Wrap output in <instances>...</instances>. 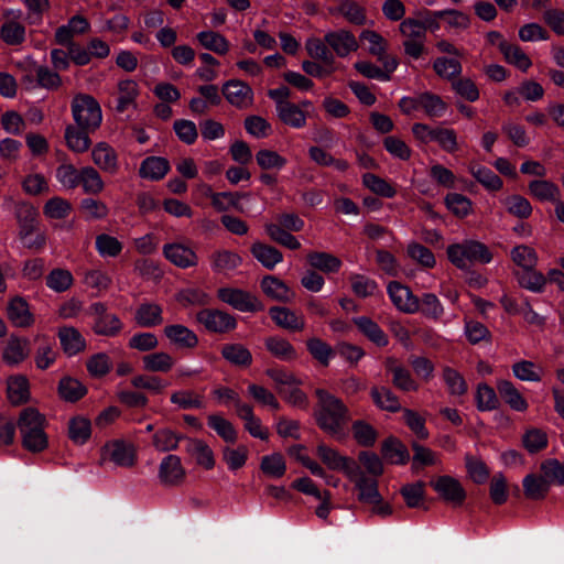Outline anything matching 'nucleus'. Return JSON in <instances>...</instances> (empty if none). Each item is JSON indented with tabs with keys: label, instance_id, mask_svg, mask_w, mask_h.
<instances>
[{
	"label": "nucleus",
	"instance_id": "obj_42",
	"mask_svg": "<svg viewBox=\"0 0 564 564\" xmlns=\"http://www.w3.org/2000/svg\"><path fill=\"white\" fill-rule=\"evenodd\" d=\"M305 48L311 58L321 61L325 66H334L335 56L325 40L311 37L306 41Z\"/></svg>",
	"mask_w": 564,
	"mask_h": 564
},
{
	"label": "nucleus",
	"instance_id": "obj_30",
	"mask_svg": "<svg viewBox=\"0 0 564 564\" xmlns=\"http://www.w3.org/2000/svg\"><path fill=\"white\" fill-rule=\"evenodd\" d=\"M272 321L284 329L303 330L305 323L302 317L296 316L294 312L284 306H272L269 310Z\"/></svg>",
	"mask_w": 564,
	"mask_h": 564
},
{
	"label": "nucleus",
	"instance_id": "obj_4",
	"mask_svg": "<svg viewBox=\"0 0 564 564\" xmlns=\"http://www.w3.org/2000/svg\"><path fill=\"white\" fill-rule=\"evenodd\" d=\"M217 297L240 312L256 313L264 310L263 303L256 295L241 289L220 288Z\"/></svg>",
	"mask_w": 564,
	"mask_h": 564
},
{
	"label": "nucleus",
	"instance_id": "obj_41",
	"mask_svg": "<svg viewBox=\"0 0 564 564\" xmlns=\"http://www.w3.org/2000/svg\"><path fill=\"white\" fill-rule=\"evenodd\" d=\"M279 120L292 128L300 129L306 124V113L294 102L285 104L276 110Z\"/></svg>",
	"mask_w": 564,
	"mask_h": 564
},
{
	"label": "nucleus",
	"instance_id": "obj_20",
	"mask_svg": "<svg viewBox=\"0 0 564 564\" xmlns=\"http://www.w3.org/2000/svg\"><path fill=\"white\" fill-rule=\"evenodd\" d=\"M260 286L267 296L278 302L290 303L295 296L294 292L274 275H265L261 280Z\"/></svg>",
	"mask_w": 564,
	"mask_h": 564
},
{
	"label": "nucleus",
	"instance_id": "obj_8",
	"mask_svg": "<svg viewBox=\"0 0 564 564\" xmlns=\"http://www.w3.org/2000/svg\"><path fill=\"white\" fill-rule=\"evenodd\" d=\"M317 456L332 470H340L348 477L359 474V465L350 457L341 456L338 451L321 443L316 448Z\"/></svg>",
	"mask_w": 564,
	"mask_h": 564
},
{
	"label": "nucleus",
	"instance_id": "obj_9",
	"mask_svg": "<svg viewBox=\"0 0 564 564\" xmlns=\"http://www.w3.org/2000/svg\"><path fill=\"white\" fill-rule=\"evenodd\" d=\"M387 289L392 303L398 310L406 314L419 311L420 299L412 293L410 288L398 281H391Z\"/></svg>",
	"mask_w": 564,
	"mask_h": 564
},
{
	"label": "nucleus",
	"instance_id": "obj_50",
	"mask_svg": "<svg viewBox=\"0 0 564 564\" xmlns=\"http://www.w3.org/2000/svg\"><path fill=\"white\" fill-rule=\"evenodd\" d=\"M46 417L37 409L29 406L20 412L18 427L20 433L46 426Z\"/></svg>",
	"mask_w": 564,
	"mask_h": 564
},
{
	"label": "nucleus",
	"instance_id": "obj_6",
	"mask_svg": "<svg viewBox=\"0 0 564 564\" xmlns=\"http://www.w3.org/2000/svg\"><path fill=\"white\" fill-rule=\"evenodd\" d=\"M399 107L404 113L422 108L429 117H438L446 110L447 104L438 95L426 91L416 98H402Z\"/></svg>",
	"mask_w": 564,
	"mask_h": 564
},
{
	"label": "nucleus",
	"instance_id": "obj_57",
	"mask_svg": "<svg viewBox=\"0 0 564 564\" xmlns=\"http://www.w3.org/2000/svg\"><path fill=\"white\" fill-rule=\"evenodd\" d=\"M268 236L276 243L282 245L291 250H297L301 247L300 241L288 230L275 224H267L264 226Z\"/></svg>",
	"mask_w": 564,
	"mask_h": 564
},
{
	"label": "nucleus",
	"instance_id": "obj_3",
	"mask_svg": "<svg viewBox=\"0 0 564 564\" xmlns=\"http://www.w3.org/2000/svg\"><path fill=\"white\" fill-rule=\"evenodd\" d=\"M72 113L76 124L83 129L97 130L101 124V108L91 95H75L72 100Z\"/></svg>",
	"mask_w": 564,
	"mask_h": 564
},
{
	"label": "nucleus",
	"instance_id": "obj_34",
	"mask_svg": "<svg viewBox=\"0 0 564 564\" xmlns=\"http://www.w3.org/2000/svg\"><path fill=\"white\" fill-rule=\"evenodd\" d=\"M162 307L155 303H142L135 311V323L141 327H154L163 323Z\"/></svg>",
	"mask_w": 564,
	"mask_h": 564
},
{
	"label": "nucleus",
	"instance_id": "obj_46",
	"mask_svg": "<svg viewBox=\"0 0 564 564\" xmlns=\"http://www.w3.org/2000/svg\"><path fill=\"white\" fill-rule=\"evenodd\" d=\"M45 427L28 430L21 433L22 446L31 453H41L48 446V437Z\"/></svg>",
	"mask_w": 564,
	"mask_h": 564
},
{
	"label": "nucleus",
	"instance_id": "obj_5",
	"mask_svg": "<svg viewBox=\"0 0 564 564\" xmlns=\"http://www.w3.org/2000/svg\"><path fill=\"white\" fill-rule=\"evenodd\" d=\"M197 323L209 333L227 334L237 327V319L231 314L217 308H203L196 314Z\"/></svg>",
	"mask_w": 564,
	"mask_h": 564
},
{
	"label": "nucleus",
	"instance_id": "obj_37",
	"mask_svg": "<svg viewBox=\"0 0 564 564\" xmlns=\"http://www.w3.org/2000/svg\"><path fill=\"white\" fill-rule=\"evenodd\" d=\"M250 251L252 256L267 269H273L279 262L282 261V252L270 245L262 242H254Z\"/></svg>",
	"mask_w": 564,
	"mask_h": 564
},
{
	"label": "nucleus",
	"instance_id": "obj_62",
	"mask_svg": "<svg viewBox=\"0 0 564 564\" xmlns=\"http://www.w3.org/2000/svg\"><path fill=\"white\" fill-rule=\"evenodd\" d=\"M444 203L446 207L458 218H465L471 212V202L468 197L458 193H448Z\"/></svg>",
	"mask_w": 564,
	"mask_h": 564
},
{
	"label": "nucleus",
	"instance_id": "obj_26",
	"mask_svg": "<svg viewBox=\"0 0 564 564\" xmlns=\"http://www.w3.org/2000/svg\"><path fill=\"white\" fill-rule=\"evenodd\" d=\"M7 395L12 405H21L30 399V386L25 376H11L7 381Z\"/></svg>",
	"mask_w": 564,
	"mask_h": 564
},
{
	"label": "nucleus",
	"instance_id": "obj_28",
	"mask_svg": "<svg viewBox=\"0 0 564 564\" xmlns=\"http://www.w3.org/2000/svg\"><path fill=\"white\" fill-rule=\"evenodd\" d=\"M498 48L503 55L505 61L511 65H514L520 70L527 72L531 67L532 62L530 57L519 45L509 43L506 40H501L498 44Z\"/></svg>",
	"mask_w": 564,
	"mask_h": 564
},
{
	"label": "nucleus",
	"instance_id": "obj_7",
	"mask_svg": "<svg viewBox=\"0 0 564 564\" xmlns=\"http://www.w3.org/2000/svg\"><path fill=\"white\" fill-rule=\"evenodd\" d=\"M429 484L443 501L453 507H460L466 500V490L456 478L449 475L438 476Z\"/></svg>",
	"mask_w": 564,
	"mask_h": 564
},
{
	"label": "nucleus",
	"instance_id": "obj_27",
	"mask_svg": "<svg viewBox=\"0 0 564 564\" xmlns=\"http://www.w3.org/2000/svg\"><path fill=\"white\" fill-rule=\"evenodd\" d=\"M496 389L500 398L514 411L523 412L528 409V402L517 387L509 380H498Z\"/></svg>",
	"mask_w": 564,
	"mask_h": 564
},
{
	"label": "nucleus",
	"instance_id": "obj_2",
	"mask_svg": "<svg viewBox=\"0 0 564 564\" xmlns=\"http://www.w3.org/2000/svg\"><path fill=\"white\" fill-rule=\"evenodd\" d=\"M446 253L448 260L460 270H469L475 263L487 264L494 258L485 243L471 239L449 245Z\"/></svg>",
	"mask_w": 564,
	"mask_h": 564
},
{
	"label": "nucleus",
	"instance_id": "obj_64",
	"mask_svg": "<svg viewBox=\"0 0 564 564\" xmlns=\"http://www.w3.org/2000/svg\"><path fill=\"white\" fill-rule=\"evenodd\" d=\"M86 367L91 377L102 378L110 372L112 364L107 354L98 352L87 359Z\"/></svg>",
	"mask_w": 564,
	"mask_h": 564
},
{
	"label": "nucleus",
	"instance_id": "obj_53",
	"mask_svg": "<svg viewBox=\"0 0 564 564\" xmlns=\"http://www.w3.org/2000/svg\"><path fill=\"white\" fill-rule=\"evenodd\" d=\"M529 192L541 202H554L560 194V188L550 181L534 180L529 183Z\"/></svg>",
	"mask_w": 564,
	"mask_h": 564
},
{
	"label": "nucleus",
	"instance_id": "obj_38",
	"mask_svg": "<svg viewBox=\"0 0 564 564\" xmlns=\"http://www.w3.org/2000/svg\"><path fill=\"white\" fill-rule=\"evenodd\" d=\"M143 369L148 372H169L174 364L175 359L167 352L158 351L144 355L142 357Z\"/></svg>",
	"mask_w": 564,
	"mask_h": 564
},
{
	"label": "nucleus",
	"instance_id": "obj_56",
	"mask_svg": "<svg viewBox=\"0 0 564 564\" xmlns=\"http://www.w3.org/2000/svg\"><path fill=\"white\" fill-rule=\"evenodd\" d=\"M245 196V194H239L237 192L212 193V205L218 212H226L231 207L242 212V206L239 200Z\"/></svg>",
	"mask_w": 564,
	"mask_h": 564
},
{
	"label": "nucleus",
	"instance_id": "obj_48",
	"mask_svg": "<svg viewBox=\"0 0 564 564\" xmlns=\"http://www.w3.org/2000/svg\"><path fill=\"white\" fill-rule=\"evenodd\" d=\"M425 482L417 480L401 487L400 494L408 508H420L425 499Z\"/></svg>",
	"mask_w": 564,
	"mask_h": 564
},
{
	"label": "nucleus",
	"instance_id": "obj_43",
	"mask_svg": "<svg viewBox=\"0 0 564 564\" xmlns=\"http://www.w3.org/2000/svg\"><path fill=\"white\" fill-rule=\"evenodd\" d=\"M86 194L97 195L104 191L105 184L99 172L93 166H85L79 171L78 185Z\"/></svg>",
	"mask_w": 564,
	"mask_h": 564
},
{
	"label": "nucleus",
	"instance_id": "obj_39",
	"mask_svg": "<svg viewBox=\"0 0 564 564\" xmlns=\"http://www.w3.org/2000/svg\"><path fill=\"white\" fill-rule=\"evenodd\" d=\"M311 267L324 273H335L341 267V260L336 256L324 251H312L307 254Z\"/></svg>",
	"mask_w": 564,
	"mask_h": 564
},
{
	"label": "nucleus",
	"instance_id": "obj_54",
	"mask_svg": "<svg viewBox=\"0 0 564 564\" xmlns=\"http://www.w3.org/2000/svg\"><path fill=\"white\" fill-rule=\"evenodd\" d=\"M469 171L473 176L487 189L499 191L502 187V180L490 169L477 164H470Z\"/></svg>",
	"mask_w": 564,
	"mask_h": 564
},
{
	"label": "nucleus",
	"instance_id": "obj_19",
	"mask_svg": "<svg viewBox=\"0 0 564 564\" xmlns=\"http://www.w3.org/2000/svg\"><path fill=\"white\" fill-rule=\"evenodd\" d=\"M163 332L171 344L180 348L193 349L198 345L197 335L184 325H167L164 327Z\"/></svg>",
	"mask_w": 564,
	"mask_h": 564
},
{
	"label": "nucleus",
	"instance_id": "obj_1",
	"mask_svg": "<svg viewBox=\"0 0 564 564\" xmlns=\"http://www.w3.org/2000/svg\"><path fill=\"white\" fill-rule=\"evenodd\" d=\"M317 403L314 419L317 426L329 436L344 441L347 437L346 426L350 421L347 405L325 389H316Z\"/></svg>",
	"mask_w": 564,
	"mask_h": 564
},
{
	"label": "nucleus",
	"instance_id": "obj_55",
	"mask_svg": "<svg viewBox=\"0 0 564 564\" xmlns=\"http://www.w3.org/2000/svg\"><path fill=\"white\" fill-rule=\"evenodd\" d=\"M476 402L479 411H492L498 409L500 405L496 390L487 383L478 384Z\"/></svg>",
	"mask_w": 564,
	"mask_h": 564
},
{
	"label": "nucleus",
	"instance_id": "obj_24",
	"mask_svg": "<svg viewBox=\"0 0 564 564\" xmlns=\"http://www.w3.org/2000/svg\"><path fill=\"white\" fill-rule=\"evenodd\" d=\"M220 355L227 362L238 368H248L253 360L250 350L239 343L223 345Z\"/></svg>",
	"mask_w": 564,
	"mask_h": 564
},
{
	"label": "nucleus",
	"instance_id": "obj_33",
	"mask_svg": "<svg viewBox=\"0 0 564 564\" xmlns=\"http://www.w3.org/2000/svg\"><path fill=\"white\" fill-rule=\"evenodd\" d=\"M57 392L62 400L75 403L87 394V388L79 380L65 376L58 382Z\"/></svg>",
	"mask_w": 564,
	"mask_h": 564
},
{
	"label": "nucleus",
	"instance_id": "obj_35",
	"mask_svg": "<svg viewBox=\"0 0 564 564\" xmlns=\"http://www.w3.org/2000/svg\"><path fill=\"white\" fill-rule=\"evenodd\" d=\"M524 496L531 500H542L550 491V481L543 476L529 474L523 479Z\"/></svg>",
	"mask_w": 564,
	"mask_h": 564
},
{
	"label": "nucleus",
	"instance_id": "obj_14",
	"mask_svg": "<svg viewBox=\"0 0 564 564\" xmlns=\"http://www.w3.org/2000/svg\"><path fill=\"white\" fill-rule=\"evenodd\" d=\"M102 449L118 466L132 467L137 462V451L133 444L117 440L106 444Z\"/></svg>",
	"mask_w": 564,
	"mask_h": 564
},
{
	"label": "nucleus",
	"instance_id": "obj_49",
	"mask_svg": "<svg viewBox=\"0 0 564 564\" xmlns=\"http://www.w3.org/2000/svg\"><path fill=\"white\" fill-rule=\"evenodd\" d=\"M198 42L216 54L225 55L229 51V43L224 35L214 31H203L197 34Z\"/></svg>",
	"mask_w": 564,
	"mask_h": 564
},
{
	"label": "nucleus",
	"instance_id": "obj_31",
	"mask_svg": "<svg viewBox=\"0 0 564 564\" xmlns=\"http://www.w3.org/2000/svg\"><path fill=\"white\" fill-rule=\"evenodd\" d=\"M170 162L162 156H148L144 159L139 169V175L142 178L153 181L162 180L170 171Z\"/></svg>",
	"mask_w": 564,
	"mask_h": 564
},
{
	"label": "nucleus",
	"instance_id": "obj_22",
	"mask_svg": "<svg viewBox=\"0 0 564 564\" xmlns=\"http://www.w3.org/2000/svg\"><path fill=\"white\" fill-rule=\"evenodd\" d=\"M381 455L390 464L405 465L410 460L406 446L392 435L381 443Z\"/></svg>",
	"mask_w": 564,
	"mask_h": 564
},
{
	"label": "nucleus",
	"instance_id": "obj_36",
	"mask_svg": "<svg viewBox=\"0 0 564 564\" xmlns=\"http://www.w3.org/2000/svg\"><path fill=\"white\" fill-rule=\"evenodd\" d=\"M354 323L358 329L377 346L384 347L388 345V336L371 318L361 316L354 318Z\"/></svg>",
	"mask_w": 564,
	"mask_h": 564
},
{
	"label": "nucleus",
	"instance_id": "obj_17",
	"mask_svg": "<svg viewBox=\"0 0 564 564\" xmlns=\"http://www.w3.org/2000/svg\"><path fill=\"white\" fill-rule=\"evenodd\" d=\"M57 337L64 354L68 357L75 356L86 349L85 338L80 332L73 326L59 327Z\"/></svg>",
	"mask_w": 564,
	"mask_h": 564
},
{
	"label": "nucleus",
	"instance_id": "obj_13",
	"mask_svg": "<svg viewBox=\"0 0 564 564\" xmlns=\"http://www.w3.org/2000/svg\"><path fill=\"white\" fill-rule=\"evenodd\" d=\"M221 93L229 104L238 108L246 107L253 98L251 87L239 79L226 82L223 85Z\"/></svg>",
	"mask_w": 564,
	"mask_h": 564
},
{
	"label": "nucleus",
	"instance_id": "obj_18",
	"mask_svg": "<svg viewBox=\"0 0 564 564\" xmlns=\"http://www.w3.org/2000/svg\"><path fill=\"white\" fill-rule=\"evenodd\" d=\"M330 14H339L352 25L364 26L367 24V10L356 0H341L335 8H329Z\"/></svg>",
	"mask_w": 564,
	"mask_h": 564
},
{
	"label": "nucleus",
	"instance_id": "obj_52",
	"mask_svg": "<svg viewBox=\"0 0 564 564\" xmlns=\"http://www.w3.org/2000/svg\"><path fill=\"white\" fill-rule=\"evenodd\" d=\"M208 425L227 443H236L238 433L232 423L221 415L210 414L208 416Z\"/></svg>",
	"mask_w": 564,
	"mask_h": 564
},
{
	"label": "nucleus",
	"instance_id": "obj_21",
	"mask_svg": "<svg viewBox=\"0 0 564 564\" xmlns=\"http://www.w3.org/2000/svg\"><path fill=\"white\" fill-rule=\"evenodd\" d=\"M355 482L358 490V498L362 502L381 503V495L378 490V482L375 479L366 477L365 473L359 467V474L349 477Z\"/></svg>",
	"mask_w": 564,
	"mask_h": 564
},
{
	"label": "nucleus",
	"instance_id": "obj_47",
	"mask_svg": "<svg viewBox=\"0 0 564 564\" xmlns=\"http://www.w3.org/2000/svg\"><path fill=\"white\" fill-rule=\"evenodd\" d=\"M514 275L521 288L532 292H541L547 281V279L541 272L535 271L534 268L516 271Z\"/></svg>",
	"mask_w": 564,
	"mask_h": 564
},
{
	"label": "nucleus",
	"instance_id": "obj_16",
	"mask_svg": "<svg viewBox=\"0 0 564 564\" xmlns=\"http://www.w3.org/2000/svg\"><path fill=\"white\" fill-rule=\"evenodd\" d=\"M380 62L382 63L383 68H380L379 66L367 61H359L355 63L354 67L359 74L367 78L390 80L391 73H393L399 65L398 58H388Z\"/></svg>",
	"mask_w": 564,
	"mask_h": 564
},
{
	"label": "nucleus",
	"instance_id": "obj_60",
	"mask_svg": "<svg viewBox=\"0 0 564 564\" xmlns=\"http://www.w3.org/2000/svg\"><path fill=\"white\" fill-rule=\"evenodd\" d=\"M73 282V275L66 269H53L46 276V285L58 293L67 291Z\"/></svg>",
	"mask_w": 564,
	"mask_h": 564
},
{
	"label": "nucleus",
	"instance_id": "obj_59",
	"mask_svg": "<svg viewBox=\"0 0 564 564\" xmlns=\"http://www.w3.org/2000/svg\"><path fill=\"white\" fill-rule=\"evenodd\" d=\"M176 301L184 307L189 305L207 306L210 304L212 297L200 289H184L176 294Z\"/></svg>",
	"mask_w": 564,
	"mask_h": 564
},
{
	"label": "nucleus",
	"instance_id": "obj_44",
	"mask_svg": "<svg viewBox=\"0 0 564 564\" xmlns=\"http://www.w3.org/2000/svg\"><path fill=\"white\" fill-rule=\"evenodd\" d=\"M91 435L90 420L80 415L68 421V437L76 444L86 443Z\"/></svg>",
	"mask_w": 564,
	"mask_h": 564
},
{
	"label": "nucleus",
	"instance_id": "obj_29",
	"mask_svg": "<svg viewBox=\"0 0 564 564\" xmlns=\"http://www.w3.org/2000/svg\"><path fill=\"white\" fill-rule=\"evenodd\" d=\"M29 356V339L11 335L2 354L8 365H19Z\"/></svg>",
	"mask_w": 564,
	"mask_h": 564
},
{
	"label": "nucleus",
	"instance_id": "obj_32",
	"mask_svg": "<svg viewBox=\"0 0 564 564\" xmlns=\"http://www.w3.org/2000/svg\"><path fill=\"white\" fill-rule=\"evenodd\" d=\"M96 130H86L80 127L68 124L65 129V140L67 147L77 153L86 152L91 144L89 133Z\"/></svg>",
	"mask_w": 564,
	"mask_h": 564
},
{
	"label": "nucleus",
	"instance_id": "obj_10",
	"mask_svg": "<svg viewBox=\"0 0 564 564\" xmlns=\"http://www.w3.org/2000/svg\"><path fill=\"white\" fill-rule=\"evenodd\" d=\"M14 215L19 225L18 236L21 240H25L28 236L37 231L39 212L31 203H18L15 205Z\"/></svg>",
	"mask_w": 564,
	"mask_h": 564
},
{
	"label": "nucleus",
	"instance_id": "obj_25",
	"mask_svg": "<svg viewBox=\"0 0 564 564\" xmlns=\"http://www.w3.org/2000/svg\"><path fill=\"white\" fill-rule=\"evenodd\" d=\"M164 256L180 268H188L197 264L196 253L181 243H169L163 248Z\"/></svg>",
	"mask_w": 564,
	"mask_h": 564
},
{
	"label": "nucleus",
	"instance_id": "obj_15",
	"mask_svg": "<svg viewBox=\"0 0 564 564\" xmlns=\"http://www.w3.org/2000/svg\"><path fill=\"white\" fill-rule=\"evenodd\" d=\"M7 316L15 327L21 328L31 327L35 322L26 300L19 295L11 299L8 303Z\"/></svg>",
	"mask_w": 564,
	"mask_h": 564
},
{
	"label": "nucleus",
	"instance_id": "obj_63",
	"mask_svg": "<svg viewBox=\"0 0 564 564\" xmlns=\"http://www.w3.org/2000/svg\"><path fill=\"white\" fill-rule=\"evenodd\" d=\"M522 444L529 453H539L547 446V435L541 429H530L522 436Z\"/></svg>",
	"mask_w": 564,
	"mask_h": 564
},
{
	"label": "nucleus",
	"instance_id": "obj_11",
	"mask_svg": "<svg viewBox=\"0 0 564 564\" xmlns=\"http://www.w3.org/2000/svg\"><path fill=\"white\" fill-rule=\"evenodd\" d=\"M186 473L181 458L176 455H167L160 464L159 478L164 486L176 487L184 482Z\"/></svg>",
	"mask_w": 564,
	"mask_h": 564
},
{
	"label": "nucleus",
	"instance_id": "obj_45",
	"mask_svg": "<svg viewBox=\"0 0 564 564\" xmlns=\"http://www.w3.org/2000/svg\"><path fill=\"white\" fill-rule=\"evenodd\" d=\"M371 398L377 406L389 412H398L401 404L398 397L387 387H373L370 391Z\"/></svg>",
	"mask_w": 564,
	"mask_h": 564
},
{
	"label": "nucleus",
	"instance_id": "obj_12",
	"mask_svg": "<svg viewBox=\"0 0 564 564\" xmlns=\"http://www.w3.org/2000/svg\"><path fill=\"white\" fill-rule=\"evenodd\" d=\"M324 40L339 57H346L359 47L355 35L345 29L326 33Z\"/></svg>",
	"mask_w": 564,
	"mask_h": 564
},
{
	"label": "nucleus",
	"instance_id": "obj_58",
	"mask_svg": "<svg viewBox=\"0 0 564 564\" xmlns=\"http://www.w3.org/2000/svg\"><path fill=\"white\" fill-rule=\"evenodd\" d=\"M362 183L372 193L382 197L392 198L397 194V191L391 184L372 173L364 174Z\"/></svg>",
	"mask_w": 564,
	"mask_h": 564
},
{
	"label": "nucleus",
	"instance_id": "obj_23",
	"mask_svg": "<svg viewBox=\"0 0 564 564\" xmlns=\"http://www.w3.org/2000/svg\"><path fill=\"white\" fill-rule=\"evenodd\" d=\"M94 163L105 172L115 174L118 171V155L112 147L106 142H99L91 151Z\"/></svg>",
	"mask_w": 564,
	"mask_h": 564
},
{
	"label": "nucleus",
	"instance_id": "obj_61",
	"mask_svg": "<svg viewBox=\"0 0 564 564\" xmlns=\"http://www.w3.org/2000/svg\"><path fill=\"white\" fill-rule=\"evenodd\" d=\"M260 469L267 476L280 478L286 470L285 460L280 453L263 456L260 463Z\"/></svg>",
	"mask_w": 564,
	"mask_h": 564
},
{
	"label": "nucleus",
	"instance_id": "obj_40",
	"mask_svg": "<svg viewBox=\"0 0 564 564\" xmlns=\"http://www.w3.org/2000/svg\"><path fill=\"white\" fill-rule=\"evenodd\" d=\"M264 345L271 355L281 360L292 361L297 358L295 348L284 338L271 336L265 338Z\"/></svg>",
	"mask_w": 564,
	"mask_h": 564
},
{
	"label": "nucleus",
	"instance_id": "obj_51",
	"mask_svg": "<svg viewBox=\"0 0 564 564\" xmlns=\"http://www.w3.org/2000/svg\"><path fill=\"white\" fill-rule=\"evenodd\" d=\"M352 436L358 445L364 447H371L375 445L378 432L372 425L364 420H357L351 425Z\"/></svg>",
	"mask_w": 564,
	"mask_h": 564
}]
</instances>
